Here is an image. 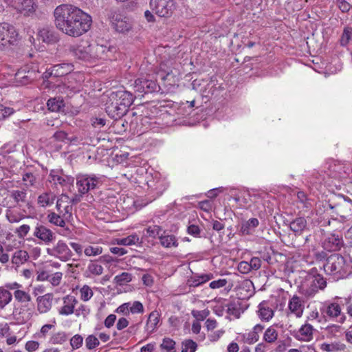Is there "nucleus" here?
I'll return each mask as SVG.
<instances>
[{
  "label": "nucleus",
  "mask_w": 352,
  "mask_h": 352,
  "mask_svg": "<svg viewBox=\"0 0 352 352\" xmlns=\"http://www.w3.org/2000/svg\"><path fill=\"white\" fill-rule=\"evenodd\" d=\"M70 19L71 26H67L63 33L73 37H78L87 32L92 23L91 17L76 6Z\"/></svg>",
  "instance_id": "f257e3e1"
},
{
  "label": "nucleus",
  "mask_w": 352,
  "mask_h": 352,
  "mask_svg": "<svg viewBox=\"0 0 352 352\" xmlns=\"http://www.w3.org/2000/svg\"><path fill=\"white\" fill-rule=\"evenodd\" d=\"M323 268L327 274L333 276L336 279L345 278L351 273V265L347 263L345 258L340 254L329 256Z\"/></svg>",
  "instance_id": "f03ea898"
},
{
  "label": "nucleus",
  "mask_w": 352,
  "mask_h": 352,
  "mask_svg": "<svg viewBox=\"0 0 352 352\" xmlns=\"http://www.w3.org/2000/svg\"><path fill=\"white\" fill-rule=\"evenodd\" d=\"M326 287V279L317 273L316 270L312 269L307 278V283L301 287V293L309 299L314 297L319 290H324Z\"/></svg>",
  "instance_id": "7ed1b4c3"
},
{
  "label": "nucleus",
  "mask_w": 352,
  "mask_h": 352,
  "mask_svg": "<svg viewBox=\"0 0 352 352\" xmlns=\"http://www.w3.org/2000/svg\"><path fill=\"white\" fill-rule=\"evenodd\" d=\"M132 86L135 98L158 93L161 90L157 80L151 78L149 76H142L135 79Z\"/></svg>",
  "instance_id": "20e7f679"
},
{
  "label": "nucleus",
  "mask_w": 352,
  "mask_h": 352,
  "mask_svg": "<svg viewBox=\"0 0 352 352\" xmlns=\"http://www.w3.org/2000/svg\"><path fill=\"white\" fill-rule=\"evenodd\" d=\"M74 6L70 4H62L56 8L54 11L56 27L62 32L67 26H71V16L74 11Z\"/></svg>",
  "instance_id": "39448f33"
},
{
  "label": "nucleus",
  "mask_w": 352,
  "mask_h": 352,
  "mask_svg": "<svg viewBox=\"0 0 352 352\" xmlns=\"http://www.w3.org/2000/svg\"><path fill=\"white\" fill-rule=\"evenodd\" d=\"M15 28L8 23H0V50H3L10 45H14L18 38Z\"/></svg>",
  "instance_id": "423d86ee"
},
{
  "label": "nucleus",
  "mask_w": 352,
  "mask_h": 352,
  "mask_svg": "<svg viewBox=\"0 0 352 352\" xmlns=\"http://www.w3.org/2000/svg\"><path fill=\"white\" fill-rule=\"evenodd\" d=\"M108 19L112 23L113 28L118 32L124 33L132 28L129 19L118 13L116 9L110 8L107 10Z\"/></svg>",
  "instance_id": "0eeeda50"
},
{
  "label": "nucleus",
  "mask_w": 352,
  "mask_h": 352,
  "mask_svg": "<svg viewBox=\"0 0 352 352\" xmlns=\"http://www.w3.org/2000/svg\"><path fill=\"white\" fill-rule=\"evenodd\" d=\"M150 6L160 17H169L175 8L173 0H151Z\"/></svg>",
  "instance_id": "6e6552de"
},
{
  "label": "nucleus",
  "mask_w": 352,
  "mask_h": 352,
  "mask_svg": "<svg viewBox=\"0 0 352 352\" xmlns=\"http://www.w3.org/2000/svg\"><path fill=\"white\" fill-rule=\"evenodd\" d=\"M99 184V178L95 176L83 175H78L76 178V186L78 187V191L81 195H85L89 190L97 188Z\"/></svg>",
  "instance_id": "1a4fd4ad"
},
{
  "label": "nucleus",
  "mask_w": 352,
  "mask_h": 352,
  "mask_svg": "<svg viewBox=\"0 0 352 352\" xmlns=\"http://www.w3.org/2000/svg\"><path fill=\"white\" fill-rule=\"evenodd\" d=\"M135 98L132 93L124 89L112 91L109 95V98L111 99L112 102L116 101L120 106H126L127 109L133 104Z\"/></svg>",
  "instance_id": "9d476101"
},
{
  "label": "nucleus",
  "mask_w": 352,
  "mask_h": 352,
  "mask_svg": "<svg viewBox=\"0 0 352 352\" xmlns=\"http://www.w3.org/2000/svg\"><path fill=\"white\" fill-rule=\"evenodd\" d=\"M47 252L62 261H69L73 255L68 245L63 241H58L52 249H47Z\"/></svg>",
  "instance_id": "9b49d317"
},
{
  "label": "nucleus",
  "mask_w": 352,
  "mask_h": 352,
  "mask_svg": "<svg viewBox=\"0 0 352 352\" xmlns=\"http://www.w3.org/2000/svg\"><path fill=\"white\" fill-rule=\"evenodd\" d=\"M38 72L25 66L19 69L14 76L15 81L21 85H28L38 78Z\"/></svg>",
  "instance_id": "f8f14e48"
},
{
  "label": "nucleus",
  "mask_w": 352,
  "mask_h": 352,
  "mask_svg": "<svg viewBox=\"0 0 352 352\" xmlns=\"http://www.w3.org/2000/svg\"><path fill=\"white\" fill-rule=\"evenodd\" d=\"M344 245L342 236L340 233H331L322 242L323 248L329 252L339 251Z\"/></svg>",
  "instance_id": "ddd939ff"
},
{
  "label": "nucleus",
  "mask_w": 352,
  "mask_h": 352,
  "mask_svg": "<svg viewBox=\"0 0 352 352\" xmlns=\"http://www.w3.org/2000/svg\"><path fill=\"white\" fill-rule=\"evenodd\" d=\"M105 111L110 118L118 120L126 113L128 109H126V106H120L116 101L112 102L111 99L108 98L105 104Z\"/></svg>",
  "instance_id": "4468645a"
},
{
  "label": "nucleus",
  "mask_w": 352,
  "mask_h": 352,
  "mask_svg": "<svg viewBox=\"0 0 352 352\" xmlns=\"http://www.w3.org/2000/svg\"><path fill=\"white\" fill-rule=\"evenodd\" d=\"M320 310L331 319H335L340 316L338 320L339 323L343 324L346 320V316L342 313L341 307L338 302L327 303Z\"/></svg>",
  "instance_id": "2eb2a0df"
},
{
  "label": "nucleus",
  "mask_w": 352,
  "mask_h": 352,
  "mask_svg": "<svg viewBox=\"0 0 352 352\" xmlns=\"http://www.w3.org/2000/svg\"><path fill=\"white\" fill-rule=\"evenodd\" d=\"M30 309L28 304L14 303L12 310V318L19 324H25L31 318V314L28 313Z\"/></svg>",
  "instance_id": "dca6fc26"
},
{
  "label": "nucleus",
  "mask_w": 352,
  "mask_h": 352,
  "mask_svg": "<svg viewBox=\"0 0 352 352\" xmlns=\"http://www.w3.org/2000/svg\"><path fill=\"white\" fill-rule=\"evenodd\" d=\"M39 40L47 44H55L59 41V35L53 28L44 27L38 31Z\"/></svg>",
  "instance_id": "f3484780"
},
{
  "label": "nucleus",
  "mask_w": 352,
  "mask_h": 352,
  "mask_svg": "<svg viewBox=\"0 0 352 352\" xmlns=\"http://www.w3.org/2000/svg\"><path fill=\"white\" fill-rule=\"evenodd\" d=\"M34 236L48 244L55 239L54 233L42 224H37L34 229Z\"/></svg>",
  "instance_id": "a211bd4d"
},
{
  "label": "nucleus",
  "mask_w": 352,
  "mask_h": 352,
  "mask_svg": "<svg viewBox=\"0 0 352 352\" xmlns=\"http://www.w3.org/2000/svg\"><path fill=\"white\" fill-rule=\"evenodd\" d=\"M91 60L96 59H103L107 56L110 47L99 43L89 44Z\"/></svg>",
  "instance_id": "6ab92c4d"
},
{
  "label": "nucleus",
  "mask_w": 352,
  "mask_h": 352,
  "mask_svg": "<svg viewBox=\"0 0 352 352\" xmlns=\"http://www.w3.org/2000/svg\"><path fill=\"white\" fill-rule=\"evenodd\" d=\"M71 51L78 59L84 61H91L89 43L87 42L85 45L80 44L76 47H72Z\"/></svg>",
  "instance_id": "aec40b11"
},
{
  "label": "nucleus",
  "mask_w": 352,
  "mask_h": 352,
  "mask_svg": "<svg viewBox=\"0 0 352 352\" xmlns=\"http://www.w3.org/2000/svg\"><path fill=\"white\" fill-rule=\"evenodd\" d=\"M36 0H19L16 10L24 15H30L36 11Z\"/></svg>",
  "instance_id": "412c9836"
},
{
  "label": "nucleus",
  "mask_w": 352,
  "mask_h": 352,
  "mask_svg": "<svg viewBox=\"0 0 352 352\" xmlns=\"http://www.w3.org/2000/svg\"><path fill=\"white\" fill-rule=\"evenodd\" d=\"M52 294L48 293L43 296H38L36 299L38 311L41 314L47 313L52 307Z\"/></svg>",
  "instance_id": "4be33fe9"
},
{
  "label": "nucleus",
  "mask_w": 352,
  "mask_h": 352,
  "mask_svg": "<svg viewBox=\"0 0 352 352\" xmlns=\"http://www.w3.org/2000/svg\"><path fill=\"white\" fill-rule=\"evenodd\" d=\"M60 214H58L55 212H51L47 215V219L51 223L60 226L64 229L63 232L62 233L63 235H67L71 233V230L68 227L65 226L66 223L64 220L65 217H61Z\"/></svg>",
  "instance_id": "5701e85b"
},
{
  "label": "nucleus",
  "mask_w": 352,
  "mask_h": 352,
  "mask_svg": "<svg viewBox=\"0 0 352 352\" xmlns=\"http://www.w3.org/2000/svg\"><path fill=\"white\" fill-rule=\"evenodd\" d=\"M48 109L53 112H65V103L60 96L50 98L47 102Z\"/></svg>",
  "instance_id": "b1692460"
},
{
  "label": "nucleus",
  "mask_w": 352,
  "mask_h": 352,
  "mask_svg": "<svg viewBox=\"0 0 352 352\" xmlns=\"http://www.w3.org/2000/svg\"><path fill=\"white\" fill-rule=\"evenodd\" d=\"M289 228L295 233V235H300L307 228V220L304 217H296L290 222Z\"/></svg>",
  "instance_id": "393cba45"
},
{
  "label": "nucleus",
  "mask_w": 352,
  "mask_h": 352,
  "mask_svg": "<svg viewBox=\"0 0 352 352\" xmlns=\"http://www.w3.org/2000/svg\"><path fill=\"white\" fill-rule=\"evenodd\" d=\"M213 278V274L212 273L204 274H195L193 276H191L187 282V284L190 287H198L208 280Z\"/></svg>",
  "instance_id": "a878e982"
},
{
  "label": "nucleus",
  "mask_w": 352,
  "mask_h": 352,
  "mask_svg": "<svg viewBox=\"0 0 352 352\" xmlns=\"http://www.w3.org/2000/svg\"><path fill=\"white\" fill-rule=\"evenodd\" d=\"M289 309L292 313L294 314L297 317H301L303 312L304 305L300 298L294 295L289 302Z\"/></svg>",
  "instance_id": "bb28decb"
},
{
  "label": "nucleus",
  "mask_w": 352,
  "mask_h": 352,
  "mask_svg": "<svg viewBox=\"0 0 352 352\" xmlns=\"http://www.w3.org/2000/svg\"><path fill=\"white\" fill-rule=\"evenodd\" d=\"M73 65L69 63L57 64L52 67V72L54 77H61L69 74L73 70Z\"/></svg>",
  "instance_id": "cd10ccee"
},
{
  "label": "nucleus",
  "mask_w": 352,
  "mask_h": 352,
  "mask_svg": "<svg viewBox=\"0 0 352 352\" xmlns=\"http://www.w3.org/2000/svg\"><path fill=\"white\" fill-rule=\"evenodd\" d=\"M10 197L12 198L16 206H21V204L27 202V190L22 188L20 190H9Z\"/></svg>",
  "instance_id": "c85d7f7f"
},
{
  "label": "nucleus",
  "mask_w": 352,
  "mask_h": 352,
  "mask_svg": "<svg viewBox=\"0 0 352 352\" xmlns=\"http://www.w3.org/2000/svg\"><path fill=\"white\" fill-rule=\"evenodd\" d=\"M65 305L59 311L61 315H69L74 313V306L77 303V300L71 296H67L64 298Z\"/></svg>",
  "instance_id": "c756f323"
},
{
  "label": "nucleus",
  "mask_w": 352,
  "mask_h": 352,
  "mask_svg": "<svg viewBox=\"0 0 352 352\" xmlns=\"http://www.w3.org/2000/svg\"><path fill=\"white\" fill-rule=\"evenodd\" d=\"M258 226V220L256 218H251L241 224L240 232L242 235L250 234Z\"/></svg>",
  "instance_id": "7c9ffc66"
},
{
  "label": "nucleus",
  "mask_w": 352,
  "mask_h": 352,
  "mask_svg": "<svg viewBox=\"0 0 352 352\" xmlns=\"http://www.w3.org/2000/svg\"><path fill=\"white\" fill-rule=\"evenodd\" d=\"M313 329V327L311 324H306L301 327L296 338L299 340L309 341L312 339Z\"/></svg>",
  "instance_id": "2f4dec72"
},
{
  "label": "nucleus",
  "mask_w": 352,
  "mask_h": 352,
  "mask_svg": "<svg viewBox=\"0 0 352 352\" xmlns=\"http://www.w3.org/2000/svg\"><path fill=\"white\" fill-rule=\"evenodd\" d=\"M160 322V314L157 311H152L148 318L146 330L148 333H151L155 329L157 324Z\"/></svg>",
  "instance_id": "473e14b6"
},
{
  "label": "nucleus",
  "mask_w": 352,
  "mask_h": 352,
  "mask_svg": "<svg viewBox=\"0 0 352 352\" xmlns=\"http://www.w3.org/2000/svg\"><path fill=\"white\" fill-rule=\"evenodd\" d=\"M56 197L53 192H44L38 197V204L42 207H46L54 204Z\"/></svg>",
  "instance_id": "72a5a7b5"
},
{
  "label": "nucleus",
  "mask_w": 352,
  "mask_h": 352,
  "mask_svg": "<svg viewBox=\"0 0 352 352\" xmlns=\"http://www.w3.org/2000/svg\"><path fill=\"white\" fill-rule=\"evenodd\" d=\"M28 258L29 254L25 250H19L14 253L12 262L16 265H19L27 261Z\"/></svg>",
  "instance_id": "f704fd0d"
},
{
  "label": "nucleus",
  "mask_w": 352,
  "mask_h": 352,
  "mask_svg": "<svg viewBox=\"0 0 352 352\" xmlns=\"http://www.w3.org/2000/svg\"><path fill=\"white\" fill-rule=\"evenodd\" d=\"M12 300L11 292L3 287H0V308L4 309Z\"/></svg>",
  "instance_id": "c9c22d12"
},
{
  "label": "nucleus",
  "mask_w": 352,
  "mask_h": 352,
  "mask_svg": "<svg viewBox=\"0 0 352 352\" xmlns=\"http://www.w3.org/2000/svg\"><path fill=\"white\" fill-rule=\"evenodd\" d=\"M161 245L165 248L177 247L178 245L176 237L174 235H163L160 236Z\"/></svg>",
  "instance_id": "e433bc0d"
},
{
  "label": "nucleus",
  "mask_w": 352,
  "mask_h": 352,
  "mask_svg": "<svg viewBox=\"0 0 352 352\" xmlns=\"http://www.w3.org/2000/svg\"><path fill=\"white\" fill-rule=\"evenodd\" d=\"M14 296L18 303L22 305L26 304L32 300L31 296L28 293L20 289L14 291Z\"/></svg>",
  "instance_id": "4c0bfd02"
},
{
  "label": "nucleus",
  "mask_w": 352,
  "mask_h": 352,
  "mask_svg": "<svg viewBox=\"0 0 352 352\" xmlns=\"http://www.w3.org/2000/svg\"><path fill=\"white\" fill-rule=\"evenodd\" d=\"M139 240L136 234H132L125 238L117 239L116 241L118 245H131L139 243Z\"/></svg>",
  "instance_id": "58836bf2"
},
{
  "label": "nucleus",
  "mask_w": 352,
  "mask_h": 352,
  "mask_svg": "<svg viewBox=\"0 0 352 352\" xmlns=\"http://www.w3.org/2000/svg\"><path fill=\"white\" fill-rule=\"evenodd\" d=\"M259 316L262 320H265L268 321L271 319L274 316V311L272 309L269 307H265L263 306V304L261 303L259 305Z\"/></svg>",
  "instance_id": "ea45409f"
},
{
  "label": "nucleus",
  "mask_w": 352,
  "mask_h": 352,
  "mask_svg": "<svg viewBox=\"0 0 352 352\" xmlns=\"http://www.w3.org/2000/svg\"><path fill=\"white\" fill-rule=\"evenodd\" d=\"M132 280L131 274L123 272L114 278V281L118 285H124Z\"/></svg>",
  "instance_id": "a19ab883"
},
{
  "label": "nucleus",
  "mask_w": 352,
  "mask_h": 352,
  "mask_svg": "<svg viewBox=\"0 0 352 352\" xmlns=\"http://www.w3.org/2000/svg\"><path fill=\"white\" fill-rule=\"evenodd\" d=\"M162 228L159 226L148 227L144 232V235L148 237L155 238L157 236H161Z\"/></svg>",
  "instance_id": "79ce46f5"
},
{
  "label": "nucleus",
  "mask_w": 352,
  "mask_h": 352,
  "mask_svg": "<svg viewBox=\"0 0 352 352\" xmlns=\"http://www.w3.org/2000/svg\"><path fill=\"white\" fill-rule=\"evenodd\" d=\"M263 329L264 327L259 324L254 326L253 331L248 333L247 338L250 341V343L255 342L258 340V333L261 332Z\"/></svg>",
  "instance_id": "37998d69"
},
{
  "label": "nucleus",
  "mask_w": 352,
  "mask_h": 352,
  "mask_svg": "<svg viewBox=\"0 0 352 352\" xmlns=\"http://www.w3.org/2000/svg\"><path fill=\"white\" fill-rule=\"evenodd\" d=\"M277 336L278 333L276 330L272 327H270L265 331L263 338L267 342L272 343L277 339Z\"/></svg>",
  "instance_id": "c03bdc74"
},
{
  "label": "nucleus",
  "mask_w": 352,
  "mask_h": 352,
  "mask_svg": "<svg viewBox=\"0 0 352 352\" xmlns=\"http://www.w3.org/2000/svg\"><path fill=\"white\" fill-rule=\"evenodd\" d=\"M69 204V197L65 195L62 194L60 197L57 199L56 208L59 212V214L63 213V209L67 204Z\"/></svg>",
  "instance_id": "a18cd8bd"
},
{
  "label": "nucleus",
  "mask_w": 352,
  "mask_h": 352,
  "mask_svg": "<svg viewBox=\"0 0 352 352\" xmlns=\"http://www.w3.org/2000/svg\"><path fill=\"white\" fill-rule=\"evenodd\" d=\"M183 346L181 352H195L197 344L193 340L189 339L182 342Z\"/></svg>",
  "instance_id": "49530a36"
},
{
  "label": "nucleus",
  "mask_w": 352,
  "mask_h": 352,
  "mask_svg": "<svg viewBox=\"0 0 352 352\" xmlns=\"http://www.w3.org/2000/svg\"><path fill=\"white\" fill-rule=\"evenodd\" d=\"M86 347L89 349H94L100 344L98 339L94 335H89L85 340Z\"/></svg>",
  "instance_id": "de8ad7c7"
},
{
  "label": "nucleus",
  "mask_w": 352,
  "mask_h": 352,
  "mask_svg": "<svg viewBox=\"0 0 352 352\" xmlns=\"http://www.w3.org/2000/svg\"><path fill=\"white\" fill-rule=\"evenodd\" d=\"M67 340V335L65 332H58L54 334L51 338L53 344H63Z\"/></svg>",
  "instance_id": "09e8293b"
},
{
  "label": "nucleus",
  "mask_w": 352,
  "mask_h": 352,
  "mask_svg": "<svg viewBox=\"0 0 352 352\" xmlns=\"http://www.w3.org/2000/svg\"><path fill=\"white\" fill-rule=\"evenodd\" d=\"M14 110L8 107H6L2 104H0V120H5L12 114H13Z\"/></svg>",
  "instance_id": "8fccbe9b"
},
{
  "label": "nucleus",
  "mask_w": 352,
  "mask_h": 352,
  "mask_svg": "<svg viewBox=\"0 0 352 352\" xmlns=\"http://www.w3.org/2000/svg\"><path fill=\"white\" fill-rule=\"evenodd\" d=\"M87 270L94 275L99 276L103 272V267L95 263H91L87 267Z\"/></svg>",
  "instance_id": "3c124183"
},
{
  "label": "nucleus",
  "mask_w": 352,
  "mask_h": 352,
  "mask_svg": "<svg viewBox=\"0 0 352 352\" xmlns=\"http://www.w3.org/2000/svg\"><path fill=\"white\" fill-rule=\"evenodd\" d=\"M50 176L52 178L51 182L52 181L55 184H59L61 186L65 185L70 180V178L68 177H64L58 175H54L52 173H50Z\"/></svg>",
  "instance_id": "603ef678"
},
{
  "label": "nucleus",
  "mask_w": 352,
  "mask_h": 352,
  "mask_svg": "<svg viewBox=\"0 0 352 352\" xmlns=\"http://www.w3.org/2000/svg\"><path fill=\"white\" fill-rule=\"evenodd\" d=\"M240 304L236 305L235 302H231L228 305V313L233 315L236 318H239L241 311L239 309Z\"/></svg>",
  "instance_id": "864d4df0"
},
{
  "label": "nucleus",
  "mask_w": 352,
  "mask_h": 352,
  "mask_svg": "<svg viewBox=\"0 0 352 352\" xmlns=\"http://www.w3.org/2000/svg\"><path fill=\"white\" fill-rule=\"evenodd\" d=\"M352 35V28H345L343 31V34L340 40V43L342 46L346 45L349 40L351 39V36Z\"/></svg>",
  "instance_id": "5fc2aeb1"
},
{
  "label": "nucleus",
  "mask_w": 352,
  "mask_h": 352,
  "mask_svg": "<svg viewBox=\"0 0 352 352\" xmlns=\"http://www.w3.org/2000/svg\"><path fill=\"white\" fill-rule=\"evenodd\" d=\"M82 342L83 338L79 334L74 336L70 339V344L74 349L80 348L82 344Z\"/></svg>",
  "instance_id": "6e6d98bb"
},
{
  "label": "nucleus",
  "mask_w": 352,
  "mask_h": 352,
  "mask_svg": "<svg viewBox=\"0 0 352 352\" xmlns=\"http://www.w3.org/2000/svg\"><path fill=\"white\" fill-rule=\"evenodd\" d=\"M81 298L84 301L89 300L93 296V292L91 288L87 285H84L80 289Z\"/></svg>",
  "instance_id": "4d7b16f0"
},
{
  "label": "nucleus",
  "mask_w": 352,
  "mask_h": 352,
  "mask_svg": "<svg viewBox=\"0 0 352 352\" xmlns=\"http://www.w3.org/2000/svg\"><path fill=\"white\" fill-rule=\"evenodd\" d=\"M30 230V226L28 225L24 224L16 228L15 233L17 234L19 239H24V237L29 232Z\"/></svg>",
  "instance_id": "13d9d810"
},
{
  "label": "nucleus",
  "mask_w": 352,
  "mask_h": 352,
  "mask_svg": "<svg viewBox=\"0 0 352 352\" xmlns=\"http://www.w3.org/2000/svg\"><path fill=\"white\" fill-rule=\"evenodd\" d=\"M102 248H100V247H93V246H89L87 248H85V254L87 255V256H96V255H99L102 253Z\"/></svg>",
  "instance_id": "bf43d9fd"
},
{
  "label": "nucleus",
  "mask_w": 352,
  "mask_h": 352,
  "mask_svg": "<svg viewBox=\"0 0 352 352\" xmlns=\"http://www.w3.org/2000/svg\"><path fill=\"white\" fill-rule=\"evenodd\" d=\"M342 327L338 324H331L326 327L325 331L331 336L336 337L341 331Z\"/></svg>",
  "instance_id": "052dcab7"
},
{
  "label": "nucleus",
  "mask_w": 352,
  "mask_h": 352,
  "mask_svg": "<svg viewBox=\"0 0 352 352\" xmlns=\"http://www.w3.org/2000/svg\"><path fill=\"white\" fill-rule=\"evenodd\" d=\"M175 342L172 339L164 338L162 344H161V348L166 351H175Z\"/></svg>",
  "instance_id": "680f3d73"
},
{
  "label": "nucleus",
  "mask_w": 352,
  "mask_h": 352,
  "mask_svg": "<svg viewBox=\"0 0 352 352\" xmlns=\"http://www.w3.org/2000/svg\"><path fill=\"white\" fill-rule=\"evenodd\" d=\"M63 274L61 272H56L52 274H50L48 280L54 285L57 286L60 284L62 278Z\"/></svg>",
  "instance_id": "e2e57ef3"
},
{
  "label": "nucleus",
  "mask_w": 352,
  "mask_h": 352,
  "mask_svg": "<svg viewBox=\"0 0 352 352\" xmlns=\"http://www.w3.org/2000/svg\"><path fill=\"white\" fill-rule=\"evenodd\" d=\"M68 137V133L65 132L64 131H58L53 135V138L59 142H63L66 143Z\"/></svg>",
  "instance_id": "0e129e2a"
},
{
  "label": "nucleus",
  "mask_w": 352,
  "mask_h": 352,
  "mask_svg": "<svg viewBox=\"0 0 352 352\" xmlns=\"http://www.w3.org/2000/svg\"><path fill=\"white\" fill-rule=\"evenodd\" d=\"M23 181L28 185L33 186L36 182V177L32 173L28 172L23 175Z\"/></svg>",
  "instance_id": "69168bd1"
},
{
  "label": "nucleus",
  "mask_w": 352,
  "mask_h": 352,
  "mask_svg": "<svg viewBox=\"0 0 352 352\" xmlns=\"http://www.w3.org/2000/svg\"><path fill=\"white\" fill-rule=\"evenodd\" d=\"M237 269L241 274H248L251 271L250 264L247 261H241L239 263Z\"/></svg>",
  "instance_id": "338daca9"
},
{
  "label": "nucleus",
  "mask_w": 352,
  "mask_h": 352,
  "mask_svg": "<svg viewBox=\"0 0 352 352\" xmlns=\"http://www.w3.org/2000/svg\"><path fill=\"white\" fill-rule=\"evenodd\" d=\"M130 311L132 314L143 313L144 312L143 305L139 301H135L133 303L132 306L130 307Z\"/></svg>",
  "instance_id": "774afa93"
}]
</instances>
